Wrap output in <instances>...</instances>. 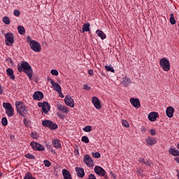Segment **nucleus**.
Masks as SVG:
<instances>
[{"label": "nucleus", "mask_w": 179, "mask_h": 179, "mask_svg": "<svg viewBox=\"0 0 179 179\" xmlns=\"http://www.w3.org/2000/svg\"><path fill=\"white\" fill-rule=\"evenodd\" d=\"M62 173L63 174L64 179H72L71 172L66 169H62Z\"/></svg>", "instance_id": "obj_23"}, {"label": "nucleus", "mask_w": 179, "mask_h": 179, "mask_svg": "<svg viewBox=\"0 0 179 179\" xmlns=\"http://www.w3.org/2000/svg\"><path fill=\"white\" fill-rule=\"evenodd\" d=\"M96 34H97V36L100 37L101 40H106V34H104V32L100 29L96 31Z\"/></svg>", "instance_id": "obj_26"}, {"label": "nucleus", "mask_w": 179, "mask_h": 179, "mask_svg": "<svg viewBox=\"0 0 179 179\" xmlns=\"http://www.w3.org/2000/svg\"><path fill=\"white\" fill-rule=\"evenodd\" d=\"M52 143L54 148H55V149H59V148H61V143L59 142V140H58V139H53L52 141Z\"/></svg>", "instance_id": "obj_27"}, {"label": "nucleus", "mask_w": 179, "mask_h": 179, "mask_svg": "<svg viewBox=\"0 0 179 179\" xmlns=\"http://www.w3.org/2000/svg\"><path fill=\"white\" fill-rule=\"evenodd\" d=\"M85 31H90V24L89 22L83 25L82 33H85Z\"/></svg>", "instance_id": "obj_29"}, {"label": "nucleus", "mask_w": 179, "mask_h": 179, "mask_svg": "<svg viewBox=\"0 0 179 179\" xmlns=\"http://www.w3.org/2000/svg\"><path fill=\"white\" fill-rule=\"evenodd\" d=\"M4 36L6 37V45L10 46L13 44V43H15V36H13V34L11 32H8L4 34Z\"/></svg>", "instance_id": "obj_6"}, {"label": "nucleus", "mask_w": 179, "mask_h": 179, "mask_svg": "<svg viewBox=\"0 0 179 179\" xmlns=\"http://www.w3.org/2000/svg\"><path fill=\"white\" fill-rule=\"evenodd\" d=\"M150 135H152V136L156 135V131L153 129H150Z\"/></svg>", "instance_id": "obj_46"}, {"label": "nucleus", "mask_w": 179, "mask_h": 179, "mask_svg": "<svg viewBox=\"0 0 179 179\" xmlns=\"http://www.w3.org/2000/svg\"><path fill=\"white\" fill-rule=\"evenodd\" d=\"M158 179H163V178H158Z\"/></svg>", "instance_id": "obj_61"}, {"label": "nucleus", "mask_w": 179, "mask_h": 179, "mask_svg": "<svg viewBox=\"0 0 179 179\" xmlns=\"http://www.w3.org/2000/svg\"><path fill=\"white\" fill-rule=\"evenodd\" d=\"M166 114L169 118H173L174 116V108L169 106L166 110Z\"/></svg>", "instance_id": "obj_17"}, {"label": "nucleus", "mask_w": 179, "mask_h": 179, "mask_svg": "<svg viewBox=\"0 0 179 179\" xmlns=\"http://www.w3.org/2000/svg\"><path fill=\"white\" fill-rule=\"evenodd\" d=\"M17 31L20 34H24V33H26V29H24L23 26H18Z\"/></svg>", "instance_id": "obj_30"}, {"label": "nucleus", "mask_w": 179, "mask_h": 179, "mask_svg": "<svg viewBox=\"0 0 179 179\" xmlns=\"http://www.w3.org/2000/svg\"><path fill=\"white\" fill-rule=\"evenodd\" d=\"M59 94V97H61V99H64V94H62V92H58Z\"/></svg>", "instance_id": "obj_54"}, {"label": "nucleus", "mask_w": 179, "mask_h": 179, "mask_svg": "<svg viewBox=\"0 0 179 179\" xmlns=\"http://www.w3.org/2000/svg\"><path fill=\"white\" fill-rule=\"evenodd\" d=\"M57 110L62 113H64V114H68L69 113V109H68V107L63 106L62 104L57 105Z\"/></svg>", "instance_id": "obj_19"}, {"label": "nucleus", "mask_w": 179, "mask_h": 179, "mask_svg": "<svg viewBox=\"0 0 179 179\" xmlns=\"http://www.w3.org/2000/svg\"><path fill=\"white\" fill-rule=\"evenodd\" d=\"M76 171L78 177H80V178H83V177H85V170H83V169L76 167Z\"/></svg>", "instance_id": "obj_22"}, {"label": "nucleus", "mask_w": 179, "mask_h": 179, "mask_svg": "<svg viewBox=\"0 0 179 179\" xmlns=\"http://www.w3.org/2000/svg\"><path fill=\"white\" fill-rule=\"evenodd\" d=\"M145 142L146 143H148L150 146H152L153 145H156V143L157 141H156V138H152L150 136H148L146 139H145Z\"/></svg>", "instance_id": "obj_21"}, {"label": "nucleus", "mask_w": 179, "mask_h": 179, "mask_svg": "<svg viewBox=\"0 0 179 179\" xmlns=\"http://www.w3.org/2000/svg\"><path fill=\"white\" fill-rule=\"evenodd\" d=\"M74 153L76 156H79V150L76 149Z\"/></svg>", "instance_id": "obj_51"}, {"label": "nucleus", "mask_w": 179, "mask_h": 179, "mask_svg": "<svg viewBox=\"0 0 179 179\" xmlns=\"http://www.w3.org/2000/svg\"><path fill=\"white\" fill-rule=\"evenodd\" d=\"M15 107L17 113H18L22 117H24L26 114H27V110L26 109V106L23 102L17 101L15 102Z\"/></svg>", "instance_id": "obj_2"}, {"label": "nucleus", "mask_w": 179, "mask_h": 179, "mask_svg": "<svg viewBox=\"0 0 179 179\" xmlns=\"http://www.w3.org/2000/svg\"><path fill=\"white\" fill-rule=\"evenodd\" d=\"M13 15H14V16H20V11L17 9H15V10H14Z\"/></svg>", "instance_id": "obj_43"}, {"label": "nucleus", "mask_w": 179, "mask_h": 179, "mask_svg": "<svg viewBox=\"0 0 179 179\" xmlns=\"http://www.w3.org/2000/svg\"><path fill=\"white\" fill-rule=\"evenodd\" d=\"M6 72L10 79H11L12 80H15V75H13V69L9 68L6 70Z\"/></svg>", "instance_id": "obj_28"}, {"label": "nucleus", "mask_w": 179, "mask_h": 179, "mask_svg": "<svg viewBox=\"0 0 179 179\" xmlns=\"http://www.w3.org/2000/svg\"><path fill=\"white\" fill-rule=\"evenodd\" d=\"M25 127H29V121L27 120V119H24V121H23Z\"/></svg>", "instance_id": "obj_48"}, {"label": "nucleus", "mask_w": 179, "mask_h": 179, "mask_svg": "<svg viewBox=\"0 0 179 179\" xmlns=\"http://www.w3.org/2000/svg\"><path fill=\"white\" fill-rule=\"evenodd\" d=\"M170 16H171V17H170L171 24H176V18H174V14L171 13Z\"/></svg>", "instance_id": "obj_34"}, {"label": "nucleus", "mask_w": 179, "mask_h": 179, "mask_svg": "<svg viewBox=\"0 0 179 179\" xmlns=\"http://www.w3.org/2000/svg\"><path fill=\"white\" fill-rule=\"evenodd\" d=\"M159 65L165 72L170 71V61L166 58H162L159 60Z\"/></svg>", "instance_id": "obj_4"}, {"label": "nucleus", "mask_w": 179, "mask_h": 179, "mask_svg": "<svg viewBox=\"0 0 179 179\" xmlns=\"http://www.w3.org/2000/svg\"><path fill=\"white\" fill-rule=\"evenodd\" d=\"M177 177H178V178L179 179V173H178V174L177 175Z\"/></svg>", "instance_id": "obj_60"}, {"label": "nucleus", "mask_w": 179, "mask_h": 179, "mask_svg": "<svg viewBox=\"0 0 179 179\" xmlns=\"http://www.w3.org/2000/svg\"><path fill=\"white\" fill-rule=\"evenodd\" d=\"M3 107L6 110V113L7 114L8 117H13L15 114V109H13V106L10 103L3 102Z\"/></svg>", "instance_id": "obj_3"}, {"label": "nucleus", "mask_w": 179, "mask_h": 179, "mask_svg": "<svg viewBox=\"0 0 179 179\" xmlns=\"http://www.w3.org/2000/svg\"><path fill=\"white\" fill-rule=\"evenodd\" d=\"M18 72H24L28 76L29 79L31 80L33 78V69L31 66L27 63V62H22L20 64L17 65Z\"/></svg>", "instance_id": "obj_1"}, {"label": "nucleus", "mask_w": 179, "mask_h": 179, "mask_svg": "<svg viewBox=\"0 0 179 179\" xmlns=\"http://www.w3.org/2000/svg\"><path fill=\"white\" fill-rule=\"evenodd\" d=\"M43 127L50 128V129L55 130L58 129V124L52 122L51 120H45L42 122Z\"/></svg>", "instance_id": "obj_5"}, {"label": "nucleus", "mask_w": 179, "mask_h": 179, "mask_svg": "<svg viewBox=\"0 0 179 179\" xmlns=\"http://www.w3.org/2000/svg\"><path fill=\"white\" fill-rule=\"evenodd\" d=\"M50 73L52 75H54L55 76H58V71H57L55 69L51 70Z\"/></svg>", "instance_id": "obj_42"}, {"label": "nucleus", "mask_w": 179, "mask_h": 179, "mask_svg": "<svg viewBox=\"0 0 179 179\" xmlns=\"http://www.w3.org/2000/svg\"><path fill=\"white\" fill-rule=\"evenodd\" d=\"M131 82H132L131 80V79L127 78V76H124V77H122V80L121 83L125 87H128V86H129V85H131Z\"/></svg>", "instance_id": "obj_20"}, {"label": "nucleus", "mask_w": 179, "mask_h": 179, "mask_svg": "<svg viewBox=\"0 0 179 179\" xmlns=\"http://www.w3.org/2000/svg\"><path fill=\"white\" fill-rule=\"evenodd\" d=\"M82 142H84L85 143H89V138L86 136H84L81 138Z\"/></svg>", "instance_id": "obj_40"}, {"label": "nucleus", "mask_w": 179, "mask_h": 179, "mask_svg": "<svg viewBox=\"0 0 179 179\" xmlns=\"http://www.w3.org/2000/svg\"><path fill=\"white\" fill-rule=\"evenodd\" d=\"M83 162L86 166L88 167H93L94 166V163L93 162V159L90 157L89 155H85L83 157Z\"/></svg>", "instance_id": "obj_10"}, {"label": "nucleus", "mask_w": 179, "mask_h": 179, "mask_svg": "<svg viewBox=\"0 0 179 179\" xmlns=\"http://www.w3.org/2000/svg\"><path fill=\"white\" fill-rule=\"evenodd\" d=\"M27 43H29V44H30V41H31V37H30V36H27Z\"/></svg>", "instance_id": "obj_53"}, {"label": "nucleus", "mask_w": 179, "mask_h": 179, "mask_svg": "<svg viewBox=\"0 0 179 179\" xmlns=\"http://www.w3.org/2000/svg\"><path fill=\"white\" fill-rule=\"evenodd\" d=\"M105 69L108 72H112L113 73H115V70L113 68V66H105Z\"/></svg>", "instance_id": "obj_31"}, {"label": "nucleus", "mask_w": 179, "mask_h": 179, "mask_svg": "<svg viewBox=\"0 0 179 179\" xmlns=\"http://www.w3.org/2000/svg\"><path fill=\"white\" fill-rule=\"evenodd\" d=\"M29 45L31 50H33L35 52H40L41 51V45L36 41H30Z\"/></svg>", "instance_id": "obj_7"}, {"label": "nucleus", "mask_w": 179, "mask_h": 179, "mask_svg": "<svg viewBox=\"0 0 179 179\" xmlns=\"http://www.w3.org/2000/svg\"><path fill=\"white\" fill-rule=\"evenodd\" d=\"M102 177H104V178H106V179L108 178V176L106 174L104 176H102Z\"/></svg>", "instance_id": "obj_57"}, {"label": "nucleus", "mask_w": 179, "mask_h": 179, "mask_svg": "<svg viewBox=\"0 0 179 179\" xmlns=\"http://www.w3.org/2000/svg\"><path fill=\"white\" fill-rule=\"evenodd\" d=\"M33 99L34 100H38V101H40L44 99V94H43L42 92L36 91L33 94Z\"/></svg>", "instance_id": "obj_14"}, {"label": "nucleus", "mask_w": 179, "mask_h": 179, "mask_svg": "<svg viewBox=\"0 0 179 179\" xmlns=\"http://www.w3.org/2000/svg\"><path fill=\"white\" fill-rule=\"evenodd\" d=\"M83 130L84 132H92V126H86L83 129Z\"/></svg>", "instance_id": "obj_37"}, {"label": "nucleus", "mask_w": 179, "mask_h": 179, "mask_svg": "<svg viewBox=\"0 0 179 179\" xmlns=\"http://www.w3.org/2000/svg\"><path fill=\"white\" fill-rule=\"evenodd\" d=\"M169 152L170 155H171L172 156H174V157L179 156V151H178V150L176 149L175 148H169Z\"/></svg>", "instance_id": "obj_25"}, {"label": "nucleus", "mask_w": 179, "mask_h": 179, "mask_svg": "<svg viewBox=\"0 0 179 179\" xmlns=\"http://www.w3.org/2000/svg\"><path fill=\"white\" fill-rule=\"evenodd\" d=\"M177 148L179 150V143L177 144Z\"/></svg>", "instance_id": "obj_59"}, {"label": "nucleus", "mask_w": 179, "mask_h": 179, "mask_svg": "<svg viewBox=\"0 0 179 179\" xmlns=\"http://www.w3.org/2000/svg\"><path fill=\"white\" fill-rule=\"evenodd\" d=\"M24 157H26V159H29L30 160L36 159V157H34V155H33L32 154H30V153L26 154L24 155Z\"/></svg>", "instance_id": "obj_33"}, {"label": "nucleus", "mask_w": 179, "mask_h": 179, "mask_svg": "<svg viewBox=\"0 0 179 179\" xmlns=\"http://www.w3.org/2000/svg\"><path fill=\"white\" fill-rule=\"evenodd\" d=\"M159 117V113L157 112H151L148 115V120L153 122L156 121V119Z\"/></svg>", "instance_id": "obj_18"}, {"label": "nucleus", "mask_w": 179, "mask_h": 179, "mask_svg": "<svg viewBox=\"0 0 179 179\" xmlns=\"http://www.w3.org/2000/svg\"><path fill=\"white\" fill-rule=\"evenodd\" d=\"M88 73L90 76H92V75L94 74V71H93V69H90L88 70Z\"/></svg>", "instance_id": "obj_47"}, {"label": "nucleus", "mask_w": 179, "mask_h": 179, "mask_svg": "<svg viewBox=\"0 0 179 179\" xmlns=\"http://www.w3.org/2000/svg\"><path fill=\"white\" fill-rule=\"evenodd\" d=\"M31 135L33 136L34 139H36L37 138V133H31Z\"/></svg>", "instance_id": "obj_52"}, {"label": "nucleus", "mask_w": 179, "mask_h": 179, "mask_svg": "<svg viewBox=\"0 0 179 179\" xmlns=\"http://www.w3.org/2000/svg\"><path fill=\"white\" fill-rule=\"evenodd\" d=\"M92 155L95 159H100L101 157V155L99 152H92Z\"/></svg>", "instance_id": "obj_35"}, {"label": "nucleus", "mask_w": 179, "mask_h": 179, "mask_svg": "<svg viewBox=\"0 0 179 179\" xmlns=\"http://www.w3.org/2000/svg\"><path fill=\"white\" fill-rule=\"evenodd\" d=\"M30 145H31L32 149H34V150H38V151H41V152H44V150H45V148H44V146H43V145H41L36 141L31 142Z\"/></svg>", "instance_id": "obj_9"}, {"label": "nucleus", "mask_w": 179, "mask_h": 179, "mask_svg": "<svg viewBox=\"0 0 179 179\" xmlns=\"http://www.w3.org/2000/svg\"><path fill=\"white\" fill-rule=\"evenodd\" d=\"M24 179H36V178H34L31 173H30L29 172H27L25 174Z\"/></svg>", "instance_id": "obj_32"}, {"label": "nucleus", "mask_w": 179, "mask_h": 179, "mask_svg": "<svg viewBox=\"0 0 179 179\" xmlns=\"http://www.w3.org/2000/svg\"><path fill=\"white\" fill-rule=\"evenodd\" d=\"M92 103L94 104L95 108L97 110H100L101 108V103H100V99L97 98L96 96H93L92 98Z\"/></svg>", "instance_id": "obj_12"}, {"label": "nucleus", "mask_w": 179, "mask_h": 179, "mask_svg": "<svg viewBox=\"0 0 179 179\" xmlns=\"http://www.w3.org/2000/svg\"><path fill=\"white\" fill-rule=\"evenodd\" d=\"M94 171L96 174H97V176H99V177H101L106 174V170H104V169H103L101 166H95Z\"/></svg>", "instance_id": "obj_11"}, {"label": "nucleus", "mask_w": 179, "mask_h": 179, "mask_svg": "<svg viewBox=\"0 0 179 179\" xmlns=\"http://www.w3.org/2000/svg\"><path fill=\"white\" fill-rule=\"evenodd\" d=\"M130 103L135 108H139L141 107V102H139V99L137 98H131Z\"/></svg>", "instance_id": "obj_16"}, {"label": "nucleus", "mask_w": 179, "mask_h": 179, "mask_svg": "<svg viewBox=\"0 0 179 179\" xmlns=\"http://www.w3.org/2000/svg\"><path fill=\"white\" fill-rule=\"evenodd\" d=\"M141 132H143V134H145V132H146V127H145L144 126L141 127Z\"/></svg>", "instance_id": "obj_49"}, {"label": "nucleus", "mask_w": 179, "mask_h": 179, "mask_svg": "<svg viewBox=\"0 0 179 179\" xmlns=\"http://www.w3.org/2000/svg\"><path fill=\"white\" fill-rule=\"evenodd\" d=\"M175 160H176V162L177 163H179V157L175 158Z\"/></svg>", "instance_id": "obj_56"}, {"label": "nucleus", "mask_w": 179, "mask_h": 179, "mask_svg": "<svg viewBox=\"0 0 179 179\" xmlns=\"http://www.w3.org/2000/svg\"><path fill=\"white\" fill-rule=\"evenodd\" d=\"M122 125H123V127H125L126 128L129 127V123H128V122L125 120H122Z\"/></svg>", "instance_id": "obj_39"}, {"label": "nucleus", "mask_w": 179, "mask_h": 179, "mask_svg": "<svg viewBox=\"0 0 179 179\" xmlns=\"http://www.w3.org/2000/svg\"><path fill=\"white\" fill-rule=\"evenodd\" d=\"M50 85L52 86L54 90L57 92V93H61L62 89H61V85L59 84L55 83L52 79H50Z\"/></svg>", "instance_id": "obj_15"}, {"label": "nucleus", "mask_w": 179, "mask_h": 179, "mask_svg": "<svg viewBox=\"0 0 179 179\" xmlns=\"http://www.w3.org/2000/svg\"><path fill=\"white\" fill-rule=\"evenodd\" d=\"M3 22L5 24H10V20L8 17H3Z\"/></svg>", "instance_id": "obj_36"}, {"label": "nucleus", "mask_w": 179, "mask_h": 179, "mask_svg": "<svg viewBox=\"0 0 179 179\" xmlns=\"http://www.w3.org/2000/svg\"><path fill=\"white\" fill-rule=\"evenodd\" d=\"M38 106L42 108L43 112L45 114H47V113H48V111H50V110L51 109V106H50V103H48V102L47 101L39 102L38 103Z\"/></svg>", "instance_id": "obj_8"}, {"label": "nucleus", "mask_w": 179, "mask_h": 179, "mask_svg": "<svg viewBox=\"0 0 179 179\" xmlns=\"http://www.w3.org/2000/svg\"><path fill=\"white\" fill-rule=\"evenodd\" d=\"M87 179H97V178H96V176L91 173V174L89 175Z\"/></svg>", "instance_id": "obj_44"}, {"label": "nucleus", "mask_w": 179, "mask_h": 179, "mask_svg": "<svg viewBox=\"0 0 179 179\" xmlns=\"http://www.w3.org/2000/svg\"><path fill=\"white\" fill-rule=\"evenodd\" d=\"M43 163H44L45 167H50V166H51V162L48 160H44Z\"/></svg>", "instance_id": "obj_41"}, {"label": "nucleus", "mask_w": 179, "mask_h": 179, "mask_svg": "<svg viewBox=\"0 0 179 179\" xmlns=\"http://www.w3.org/2000/svg\"><path fill=\"white\" fill-rule=\"evenodd\" d=\"M83 89L85 90H90V87H89V85H87V84L83 85Z\"/></svg>", "instance_id": "obj_45"}, {"label": "nucleus", "mask_w": 179, "mask_h": 179, "mask_svg": "<svg viewBox=\"0 0 179 179\" xmlns=\"http://www.w3.org/2000/svg\"><path fill=\"white\" fill-rule=\"evenodd\" d=\"M57 117H59V118H60L61 120H62V118H64V115L61 113H57Z\"/></svg>", "instance_id": "obj_50"}, {"label": "nucleus", "mask_w": 179, "mask_h": 179, "mask_svg": "<svg viewBox=\"0 0 179 179\" xmlns=\"http://www.w3.org/2000/svg\"><path fill=\"white\" fill-rule=\"evenodd\" d=\"M138 162L141 163L142 164H145V166H148V167L152 166V162L148 161V159H145L143 158H139L138 159Z\"/></svg>", "instance_id": "obj_24"}, {"label": "nucleus", "mask_w": 179, "mask_h": 179, "mask_svg": "<svg viewBox=\"0 0 179 179\" xmlns=\"http://www.w3.org/2000/svg\"><path fill=\"white\" fill-rule=\"evenodd\" d=\"M3 93V90H2V87L0 85V94H2Z\"/></svg>", "instance_id": "obj_55"}, {"label": "nucleus", "mask_w": 179, "mask_h": 179, "mask_svg": "<svg viewBox=\"0 0 179 179\" xmlns=\"http://www.w3.org/2000/svg\"><path fill=\"white\" fill-rule=\"evenodd\" d=\"M3 174L2 172H0V178L2 177Z\"/></svg>", "instance_id": "obj_58"}, {"label": "nucleus", "mask_w": 179, "mask_h": 179, "mask_svg": "<svg viewBox=\"0 0 179 179\" xmlns=\"http://www.w3.org/2000/svg\"><path fill=\"white\" fill-rule=\"evenodd\" d=\"M64 103L65 104H66V106H69V107H71V108L75 107V101L69 96H66L64 99Z\"/></svg>", "instance_id": "obj_13"}, {"label": "nucleus", "mask_w": 179, "mask_h": 179, "mask_svg": "<svg viewBox=\"0 0 179 179\" xmlns=\"http://www.w3.org/2000/svg\"><path fill=\"white\" fill-rule=\"evenodd\" d=\"M1 123L3 127H6V125H8V119L6 117H3L1 119Z\"/></svg>", "instance_id": "obj_38"}]
</instances>
